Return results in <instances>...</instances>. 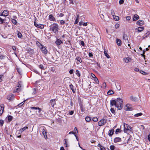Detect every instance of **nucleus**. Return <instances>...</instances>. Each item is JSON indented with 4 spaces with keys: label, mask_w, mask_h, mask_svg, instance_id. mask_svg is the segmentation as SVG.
Here are the masks:
<instances>
[{
    "label": "nucleus",
    "mask_w": 150,
    "mask_h": 150,
    "mask_svg": "<svg viewBox=\"0 0 150 150\" xmlns=\"http://www.w3.org/2000/svg\"><path fill=\"white\" fill-rule=\"evenodd\" d=\"M116 107L117 108L118 110H121L123 106V100L122 99L120 98H117L116 100Z\"/></svg>",
    "instance_id": "1"
},
{
    "label": "nucleus",
    "mask_w": 150,
    "mask_h": 150,
    "mask_svg": "<svg viewBox=\"0 0 150 150\" xmlns=\"http://www.w3.org/2000/svg\"><path fill=\"white\" fill-rule=\"evenodd\" d=\"M50 29L52 30L54 33L58 32L59 30L58 25L57 23H54L50 26Z\"/></svg>",
    "instance_id": "2"
},
{
    "label": "nucleus",
    "mask_w": 150,
    "mask_h": 150,
    "mask_svg": "<svg viewBox=\"0 0 150 150\" xmlns=\"http://www.w3.org/2000/svg\"><path fill=\"white\" fill-rule=\"evenodd\" d=\"M21 83V81H19L18 82V85L17 86L16 88L13 91V93H18L21 91V90L22 89V86Z\"/></svg>",
    "instance_id": "3"
},
{
    "label": "nucleus",
    "mask_w": 150,
    "mask_h": 150,
    "mask_svg": "<svg viewBox=\"0 0 150 150\" xmlns=\"http://www.w3.org/2000/svg\"><path fill=\"white\" fill-rule=\"evenodd\" d=\"M124 132H125L127 133L128 130L131 131L132 128L131 126H129V125L126 124H124Z\"/></svg>",
    "instance_id": "4"
},
{
    "label": "nucleus",
    "mask_w": 150,
    "mask_h": 150,
    "mask_svg": "<svg viewBox=\"0 0 150 150\" xmlns=\"http://www.w3.org/2000/svg\"><path fill=\"white\" fill-rule=\"evenodd\" d=\"M41 129L42 130V134L44 135L45 139H47V136L46 135V129L44 127H41Z\"/></svg>",
    "instance_id": "5"
},
{
    "label": "nucleus",
    "mask_w": 150,
    "mask_h": 150,
    "mask_svg": "<svg viewBox=\"0 0 150 150\" xmlns=\"http://www.w3.org/2000/svg\"><path fill=\"white\" fill-rule=\"evenodd\" d=\"M38 113L37 114V115H38V117L40 119L44 118V115L43 114L44 113V112L41 110V112H40L39 110L38 111Z\"/></svg>",
    "instance_id": "6"
},
{
    "label": "nucleus",
    "mask_w": 150,
    "mask_h": 150,
    "mask_svg": "<svg viewBox=\"0 0 150 150\" xmlns=\"http://www.w3.org/2000/svg\"><path fill=\"white\" fill-rule=\"evenodd\" d=\"M106 122V121L104 119H103L99 121L98 125L99 126H101L104 125Z\"/></svg>",
    "instance_id": "7"
},
{
    "label": "nucleus",
    "mask_w": 150,
    "mask_h": 150,
    "mask_svg": "<svg viewBox=\"0 0 150 150\" xmlns=\"http://www.w3.org/2000/svg\"><path fill=\"white\" fill-rule=\"evenodd\" d=\"M40 49L41 50L42 52L44 54H46L47 53V51L46 48L43 45Z\"/></svg>",
    "instance_id": "8"
},
{
    "label": "nucleus",
    "mask_w": 150,
    "mask_h": 150,
    "mask_svg": "<svg viewBox=\"0 0 150 150\" xmlns=\"http://www.w3.org/2000/svg\"><path fill=\"white\" fill-rule=\"evenodd\" d=\"M34 25L35 27L40 29H43L44 28V26L43 25L40 24H38L35 21H34Z\"/></svg>",
    "instance_id": "9"
},
{
    "label": "nucleus",
    "mask_w": 150,
    "mask_h": 150,
    "mask_svg": "<svg viewBox=\"0 0 150 150\" xmlns=\"http://www.w3.org/2000/svg\"><path fill=\"white\" fill-rule=\"evenodd\" d=\"M55 100V99H51L50 101V103L48 104L50 105H51L52 107H53L54 105L56 104Z\"/></svg>",
    "instance_id": "10"
},
{
    "label": "nucleus",
    "mask_w": 150,
    "mask_h": 150,
    "mask_svg": "<svg viewBox=\"0 0 150 150\" xmlns=\"http://www.w3.org/2000/svg\"><path fill=\"white\" fill-rule=\"evenodd\" d=\"M80 100V102L79 103V105L80 106V109L81 110V111L82 112H84L85 111V109L83 108V104L81 102V100L80 98H79Z\"/></svg>",
    "instance_id": "11"
},
{
    "label": "nucleus",
    "mask_w": 150,
    "mask_h": 150,
    "mask_svg": "<svg viewBox=\"0 0 150 150\" xmlns=\"http://www.w3.org/2000/svg\"><path fill=\"white\" fill-rule=\"evenodd\" d=\"M110 104L111 107L115 106L116 107V101L115 100H110Z\"/></svg>",
    "instance_id": "12"
},
{
    "label": "nucleus",
    "mask_w": 150,
    "mask_h": 150,
    "mask_svg": "<svg viewBox=\"0 0 150 150\" xmlns=\"http://www.w3.org/2000/svg\"><path fill=\"white\" fill-rule=\"evenodd\" d=\"M14 97V96L12 94H9L7 97V99L10 100H13Z\"/></svg>",
    "instance_id": "13"
},
{
    "label": "nucleus",
    "mask_w": 150,
    "mask_h": 150,
    "mask_svg": "<svg viewBox=\"0 0 150 150\" xmlns=\"http://www.w3.org/2000/svg\"><path fill=\"white\" fill-rule=\"evenodd\" d=\"M49 19L51 21H55L56 19L54 17L52 14H50L49 16Z\"/></svg>",
    "instance_id": "14"
},
{
    "label": "nucleus",
    "mask_w": 150,
    "mask_h": 150,
    "mask_svg": "<svg viewBox=\"0 0 150 150\" xmlns=\"http://www.w3.org/2000/svg\"><path fill=\"white\" fill-rule=\"evenodd\" d=\"M122 141L121 138L119 137H116L114 138V142L115 143L120 142Z\"/></svg>",
    "instance_id": "15"
},
{
    "label": "nucleus",
    "mask_w": 150,
    "mask_h": 150,
    "mask_svg": "<svg viewBox=\"0 0 150 150\" xmlns=\"http://www.w3.org/2000/svg\"><path fill=\"white\" fill-rule=\"evenodd\" d=\"M123 38L125 40V42L127 43H129V41L128 40V37L126 34H124L123 35Z\"/></svg>",
    "instance_id": "16"
},
{
    "label": "nucleus",
    "mask_w": 150,
    "mask_h": 150,
    "mask_svg": "<svg viewBox=\"0 0 150 150\" xmlns=\"http://www.w3.org/2000/svg\"><path fill=\"white\" fill-rule=\"evenodd\" d=\"M130 105L129 104H127L126 105V106L127 107L125 109L126 110H130L131 111L132 110V108L130 107Z\"/></svg>",
    "instance_id": "17"
},
{
    "label": "nucleus",
    "mask_w": 150,
    "mask_h": 150,
    "mask_svg": "<svg viewBox=\"0 0 150 150\" xmlns=\"http://www.w3.org/2000/svg\"><path fill=\"white\" fill-rule=\"evenodd\" d=\"M136 24L138 25L142 26L144 24V22L142 20L138 21L137 22Z\"/></svg>",
    "instance_id": "18"
},
{
    "label": "nucleus",
    "mask_w": 150,
    "mask_h": 150,
    "mask_svg": "<svg viewBox=\"0 0 150 150\" xmlns=\"http://www.w3.org/2000/svg\"><path fill=\"white\" fill-rule=\"evenodd\" d=\"M144 28L143 27L140 26L136 28L135 30H137L138 32H140L143 30Z\"/></svg>",
    "instance_id": "19"
},
{
    "label": "nucleus",
    "mask_w": 150,
    "mask_h": 150,
    "mask_svg": "<svg viewBox=\"0 0 150 150\" xmlns=\"http://www.w3.org/2000/svg\"><path fill=\"white\" fill-rule=\"evenodd\" d=\"M62 43V42L61 40L58 39H57L56 41L55 42V43L57 45H60Z\"/></svg>",
    "instance_id": "20"
},
{
    "label": "nucleus",
    "mask_w": 150,
    "mask_h": 150,
    "mask_svg": "<svg viewBox=\"0 0 150 150\" xmlns=\"http://www.w3.org/2000/svg\"><path fill=\"white\" fill-rule=\"evenodd\" d=\"M28 53L30 54H33L34 53V51L33 49H31L30 48H29L27 50Z\"/></svg>",
    "instance_id": "21"
},
{
    "label": "nucleus",
    "mask_w": 150,
    "mask_h": 150,
    "mask_svg": "<svg viewBox=\"0 0 150 150\" xmlns=\"http://www.w3.org/2000/svg\"><path fill=\"white\" fill-rule=\"evenodd\" d=\"M139 17L138 15L137 14H135L133 17V20L134 21H137L139 19Z\"/></svg>",
    "instance_id": "22"
},
{
    "label": "nucleus",
    "mask_w": 150,
    "mask_h": 150,
    "mask_svg": "<svg viewBox=\"0 0 150 150\" xmlns=\"http://www.w3.org/2000/svg\"><path fill=\"white\" fill-rule=\"evenodd\" d=\"M129 99L131 100L134 102L137 101V98L133 96H131L129 98Z\"/></svg>",
    "instance_id": "23"
},
{
    "label": "nucleus",
    "mask_w": 150,
    "mask_h": 150,
    "mask_svg": "<svg viewBox=\"0 0 150 150\" xmlns=\"http://www.w3.org/2000/svg\"><path fill=\"white\" fill-rule=\"evenodd\" d=\"M116 43L117 45L118 46H120L121 45L122 43L121 41L118 38L116 39Z\"/></svg>",
    "instance_id": "24"
},
{
    "label": "nucleus",
    "mask_w": 150,
    "mask_h": 150,
    "mask_svg": "<svg viewBox=\"0 0 150 150\" xmlns=\"http://www.w3.org/2000/svg\"><path fill=\"white\" fill-rule=\"evenodd\" d=\"M69 87L72 90L73 93H75L76 89L74 88V86L72 84H71L69 85Z\"/></svg>",
    "instance_id": "25"
},
{
    "label": "nucleus",
    "mask_w": 150,
    "mask_h": 150,
    "mask_svg": "<svg viewBox=\"0 0 150 150\" xmlns=\"http://www.w3.org/2000/svg\"><path fill=\"white\" fill-rule=\"evenodd\" d=\"M7 118L8 120V121L9 122H10L13 118V117L12 116H11L10 115H8Z\"/></svg>",
    "instance_id": "26"
},
{
    "label": "nucleus",
    "mask_w": 150,
    "mask_h": 150,
    "mask_svg": "<svg viewBox=\"0 0 150 150\" xmlns=\"http://www.w3.org/2000/svg\"><path fill=\"white\" fill-rule=\"evenodd\" d=\"M131 59L129 58H124L123 60L126 63H128L130 61Z\"/></svg>",
    "instance_id": "27"
},
{
    "label": "nucleus",
    "mask_w": 150,
    "mask_h": 150,
    "mask_svg": "<svg viewBox=\"0 0 150 150\" xmlns=\"http://www.w3.org/2000/svg\"><path fill=\"white\" fill-rule=\"evenodd\" d=\"M36 44L39 47L40 49L43 46V45L40 43V42L38 41H37L36 42Z\"/></svg>",
    "instance_id": "28"
},
{
    "label": "nucleus",
    "mask_w": 150,
    "mask_h": 150,
    "mask_svg": "<svg viewBox=\"0 0 150 150\" xmlns=\"http://www.w3.org/2000/svg\"><path fill=\"white\" fill-rule=\"evenodd\" d=\"M30 108L33 110H38V111L39 110L40 112H41V109L40 108L38 107H31Z\"/></svg>",
    "instance_id": "29"
},
{
    "label": "nucleus",
    "mask_w": 150,
    "mask_h": 150,
    "mask_svg": "<svg viewBox=\"0 0 150 150\" xmlns=\"http://www.w3.org/2000/svg\"><path fill=\"white\" fill-rule=\"evenodd\" d=\"M110 133H109L108 135L109 136L111 137L114 134L113 129H110L109 130Z\"/></svg>",
    "instance_id": "30"
},
{
    "label": "nucleus",
    "mask_w": 150,
    "mask_h": 150,
    "mask_svg": "<svg viewBox=\"0 0 150 150\" xmlns=\"http://www.w3.org/2000/svg\"><path fill=\"white\" fill-rule=\"evenodd\" d=\"M85 120L86 121V122H89L91 120V117L89 116H87L85 118Z\"/></svg>",
    "instance_id": "31"
},
{
    "label": "nucleus",
    "mask_w": 150,
    "mask_h": 150,
    "mask_svg": "<svg viewBox=\"0 0 150 150\" xmlns=\"http://www.w3.org/2000/svg\"><path fill=\"white\" fill-rule=\"evenodd\" d=\"M4 107L0 106V116L2 114L4 110Z\"/></svg>",
    "instance_id": "32"
},
{
    "label": "nucleus",
    "mask_w": 150,
    "mask_h": 150,
    "mask_svg": "<svg viewBox=\"0 0 150 150\" xmlns=\"http://www.w3.org/2000/svg\"><path fill=\"white\" fill-rule=\"evenodd\" d=\"M75 60L80 63L82 62V60L81 58L79 57H77L75 59Z\"/></svg>",
    "instance_id": "33"
},
{
    "label": "nucleus",
    "mask_w": 150,
    "mask_h": 150,
    "mask_svg": "<svg viewBox=\"0 0 150 150\" xmlns=\"http://www.w3.org/2000/svg\"><path fill=\"white\" fill-rule=\"evenodd\" d=\"M114 93V92L112 90H109L107 92V94L108 95L112 94Z\"/></svg>",
    "instance_id": "34"
},
{
    "label": "nucleus",
    "mask_w": 150,
    "mask_h": 150,
    "mask_svg": "<svg viewBox=\"0 0 150 150\" xmlns=\"http://www.w3.org/2000/svg\"><path fill=\"white\" fill-rule=\"evenodd\" d=\"M115 86H116V87H117V89L118 90H120L121 89V87L120 85H119L118 83H117V84H115Z\"/></svg>",
    "instance_id": "35"
},
{
    "label": "nucleus",
    "mask_w": 150,
    "mask_h": 150,
    "mask_svg": "<svg viewBox=\"0 0 150 150\" xmlns=\"http://www.w3.org/2000/svg\"><path fill=\"white\" fill-rule=\"evenodd\" d=\"M3 12L4 13V16L5 17L8 14V11L7 10L4 11Z\"/></svg>",
    "instance_id": "36"
},
{
    "label": "nucleus",
    "mask_w": 150,
    "mask_h": 150,
    "mask_svg": "<svg viewBox=\"0 0 150 150\" xmlns=\"http://www.w3.org/2000/svg\"><path fill=\"white\" fill-rule=\"evenodd\" d=\"M142 114H143L141 112H140V113H139L137 114H135L134 115V117H139V116L142 115Z\"/></svg>",
    "instance_id": "37"
},
{
    "label": "nucleus",
    "mask_w": 150,
    "mask_h": 150,
    "mask_svg": "<svg viewBox=\"0 0 150 150\" xmlns=\"http://www.w3.org/2000/svg\"><path fill=\"white\" fill-rule=\"evenodd\" d=\"M149 35V32H147L146 33L145 35L143 36V39H144L146 38L147 36H148Z\"/></svg>",
    "instance_id": "38"
},
{
    "label": "nucleus",
    "mask_w": 150,
    "mask_h": 150,
    "mask_svg": "<svg viewBox=\"0 0 150 150\" xmlns=\"http://www.w3.org/2000/svg\"><path fill=\"white\" fill-rule=\"evenodd\" d=\"M18 37L19 38H21L22 37V35L21 33L19 32H18Z\"/></svg>",
    "instance_id": "39"
},
{
    "label": "nucleus",
    "mask_w": 150,
    "mask_h": 150,
    "mask_svg": "<svg viewBox=\"0 0 150 150\" xmlns=\"http://www.w3.org/2000/svg\"><path fill=\"white\" fill-rule=\"evenodd\" d=\"M76 74L78 77H80L81 76L79 71L78 70H76Z\"/></svg>",
    "instance_id": "40"
},
{
    "label": "nucleus",
    "mask_w": 150,
    "mask_h": 150,
    "mask_svg": "<svg viewBox=\"0 0 150 150\" xmlns=\"http://www.w3.org/2000/svg\"><path fill=\"white\" fill-rule=\"evenodd\" d=\"M11 21L14 24L16 25L17 22L14 19H11Z\"/></svg>",
    "instance_id": "41"
},
{
    "label": "nucleus",
    "mask_w": 150,
    "mask_h": 150,
    "mask_svg": "<svg viewBox=\"0 0 150 150\" xmlns=\"http://www.w3.org/2000/svg\"><path fill=\"white\" fill-rule=\"evenodd\" d=\"M113 18H114V19L115 21H118L119 19V17H118V16H116L115 15L114 16V17H113Z\"/></svg>",
    "instance_id": "42"
},
{
    "label": "nucleus",
    "mask_w": 150,
    "mask_h": 150,
    "mask_svg": "<svg viewBox=\"0 0 150 150\" xmlns=\"http://www.w3.org/2000/svg\"><path fill=\"white\" fill-rule=\"evenodd\" d=\"M28 127H27V126H25L24 127H23V128H21L20 129L22 131V132H23L26 129H28Z\"/></svg>",
    "instance_id": "43"
},
{
    "label": "nucleus",
    "mask_w": 150,
    "mask_h": 150,
    "mask_svg": "<svg viewBox=\"0 0 150 150\" xmlns=\"http://www.w3.org/2000/svg\"><path fill=\"white\" fill-rule=\"evenodd\" d=\"M39 67L41 69L44 70L45 69L43 65L42 64H41L39 66Z\"/></svg>",
    "instance_id": "44"
},
{
    "label": "nucleus",
    "mask_w": 150,
    "mask_h": 150,
    "mask_svg": "<svg viewBox=\"0 0 150 150\" xmlns=\"http://www.w3.org/2000/svg\"><path fill=\"white\" fill-rule=\"evenodd\" d=\"M110 110L112 113L114 114V115L115 114V110H114V108H111L110 109Z\"/></svg>",
    "instance_id": "45"
},
{
    "label": "nucleus",
    "mask_w": 150,
    "mask_h": 150,
    "mask_svg": "<svg viewBox=\"0 0 150 150\" xmlns=\"http://www.w3.org/2000/svg\"><path fill=\"white\" fill-rule=\"evenodd\" d=\"M92 120L94 122H96L98 121V119L97 117H94L93 118Z\"/></svg>",
    "instance_id": "46"
},
{
    "label": "nucleus",
    "mask_w": 150,
    "mask_h": 150,
    "mask_svg": "<svg viewBox=\"0 0 150 150\" xmlns=\"http://www.w3.org/2000/svg\"><path fill=\"white\" fill-rule=\"evenodd\" d=\"M111 15H112L113 17H114L115 14L114 10L113 9H112L111 10Z\"/></svg>",
    "instance_id": "47"
},
{
    "label": "nucleus",
    "mask_w": 150,
    "mask_h": 150,
    "mask_svg": "<svg viewBox=\"0 0 150 150\" xmlns=\"http://www.w3.org/2000/svg\"><path fill=\"white\" fill-rule=\"evenodd\" d=\"M94 81L96 82V83H99V81L98 79L96 78V77L94 78Z\"/></svg>",
    "instance_id": "48"
},
{
    "label": "nucleus",
    "mask_w": 150,
    "mask_h": 150,
    "mask_svg": "<svg viewBox=\"0 0 150 150\" xmlns=\"http://www.w3.org/2000/svg\"><path fill=\"white\" fill-rule=\"evenodd\" d=\"M115 148V146L113 145H111L110 146V148L111 150H114Z\"/></svg>",
    "instance_id": "49"
},
{
    "label": "nucleus",
    "mask_w": 150,
    "mask_h": 150,
    "mask_svg": "<svg viewBox=\"0 0 150 150\" xmlns=\"http://www.w3.org/2000/svg\"><path fill=\"white\" fill-rule=\"evenodd\" d=\"M121 132V130L119 129H117L116 130L115 133L116 134H117L118 132Z\"/></svg>",
    "instance_id": "50"
},
{
    "label": "nucleus",
    "mask_w": 150,
    "mask_h": 150,
    "mask_svg": "<svg viewBox=\"0 0 150 150\" xmlns=\"http://www.w3.org/2000/svg\"><path fill=\"white\" fill-rule=\"evenodd\" d=\"M104 53L105 54V55L106 57L108 58H110V56L109 55L107 54V53L105 51H104Z\"/></svg>",
    "instance_id": "51"
},
{
    "label": "nucleus",
    "mask_w": 150,
    "mask_h": 150,
    "mask_svg": "<svg viewBox=\"0 0 150 150\" xmlns=\"http://www.w3.org/2000/svg\"><path fill=\"white\" fill-rule=\"evenodd\" d=\"M80 44L83 46L84 47L85 46V44L84 41H81L80 42Z\"/></svg>",
    "instance_id": "52"
},
{
    "label": "nucleus",
    "mask_w": 150,
    "mask_h": 150,
    "mask_svg": "<svg viewBox=\"0 0 150 150\" xmlns=\"http://www.w3.org/2000/svg\"><path fill=\"white\" fill-rule=\"evenodd\" d=\"M17 70L18 73L20 75L21 74V71L20 68H17Z\"/></svg>",
    "instance_id": "53"
},
{
    "label": "nucleus",
    "mask_w": 150,
    "mask_h": 150,
    "mask_svg": "<svg viewBox=\"0 0 150 150\" xmlns=\"http://www.w3.org/2000/svg\"><path fill=\"white\" fill-rule=\"evenodd\" d=\"M60 23L61 25H62L65 23V22L63 20H61L60 21Z\"/></svg>",
    "instance_id": "54"
},
{
    "label": "nucleus",
    "mask_w": 150,
    "mask_h": 150,
    "mask_svg": "<svg viewBox=\"0 0 150 150\" xmlns=\"http://www.w3.org/2000/svg\"><path fill=\"white\" fill-rule=\"evenodd\" d=\"M140 72L141 73L144 75H146L147 74V73L146 72L142 70L140 71Z\"/></svg>",
    "instance_id": "55"
},
{
    "label": "nucleus",
    "mask_w": 150,
    "mask_h": 150,
    "mask_svg": "<svg viewBox=\"0 0 150 150\" xmlns=\"http://www.w3.org/2000/svg\"><path fill=\"white\" fill-rule=\"evenodd\" d=\"M25 101V100H24V101H23V102H21L18 105V106H22L23 104L24 103Z\"/></svg>",
    "instance_id": "56"
},
{
    "label": "nucleus",
    "mask_w": 150,
    "mask_h": 150,
    "mask_svg": "<svg viewBox=\"0 0 150 150\" xmlns=\"http://www.w3.org/2000/svg\"><path fill=\"white\" fill-rule=\"evenodd\" d=\"M119 27V24L118 23H116L115 24V27L116 29H117Z\"/></svg>",
    "instance_id": "57"
},
{
    "label": "nucleus",
    "mask_w": 150,
    "mask_h": 150,
    "mask_svg": "<svg viewBox=\"0 0 150 150\" xmlns=\"http://www.w3.org/2000/svg\"><path fill=\"white\" fill-rule=\"evenodd\" d=\"M0 124L1 126H2L4 124V121L3 120H0Z\"/></svg>",
    "instance_id": "58"
},
{
    "label": "nucleus",
    "mask_w": 150,
    "mask_h": 150,
    "mask_svg": "<svg viewBox=\"0 0 150 150\" xmlns=\"http://www.w3.org/2000/svg\"><path fill=\"white\" fill-rule=\"evenodd\" d=\"M103 88H105L106 87V83L104 82L103 84Z\"/></svg>",
    "instance_id": "59"
},
{
    "label": "nucleus",
    "mask_w": 150,
    "mask_h": 150,
    "mask_svg": "<svg viewBox=\"0 0 150 150\" xmlns=\"http://www.w3.org/2000/svg\"><path fill=\"white\" fill-rule=\"evenodd\" d=\"M124 2V0H120L119 1V3L120 4H123Z\"/></svg>",
    "instance_id": "60"
},
{
    "label": "nucleus",
    "mask_w": 150,
    "mask_h": 150,
    "mask_svg": "<svg viewBox=\"0 0 150 150\" xmlns=\"http://www.w3.org/2000/svg\"><path fill=\"white\" fill-rule=\"evenodd\" d=\"M74 111L73 110H71L69 112V114L70 115H72L74 114Z\"/></svg>",
    "instance_id": "61"
},
{
    "label": "nucleus",
    "mask_w": 150,
    "mask_h": 150,
    "mask_svg": "<svg viewBox=\"0 0 150 150\" xmlns=\"http://www.w3.org/2000/svg\"><path fill=\"white\" fill-rule=\"evenodd\" d=\"M78 22L79 19H76L74 23V24H76L78 23Z\"/></svg>",
    "instance_id": "62"
},
{
    "label": "nucleus",
    "mask_w": 150,
    "mask_h": 150,
    "mask_svg": "<svg viewBox=\"0 0 150 150\" xmlns=\"http://www.w3.org/2000/svg\"><path fill=\"white\" fill-rule=\"evenodd\" d=\"M17 132L18 133V134H21L22 132V131L20 129L19 130H18L17 131Z\"/></svg>",
    "instance_id": "63"
},
{
    "label": "nucleus",
    "mask_w": 150,
    "mask_h": 150,
    "mask_svg": "<svg viewBox=\"0 0 150 150\" xmlns=\"http://www.w3.org/2000/svg\"><path fill=\"white\" fill-rule=\"evenodd\" d=\"M100 150H105L106 149L104 147L102 146V147H100Z\"/></svg>",
    "instance_id": "64"
}]
</instances>
